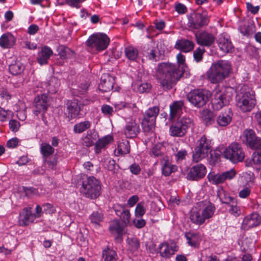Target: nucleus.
<instances>
[{"label":"nucleus","mask_w":261,"mask_h":261,"mask_svg":"<svg viewBox=\"0 0 261 261\" xmlns=\"http://www.w3.org/2000/svg\"><path fill=\"white\" fill-rule=\"evenodd\" d=\"M182 72L172 63L159 64L156 73V77L161 85L165 89L172 88L182 76Z\"/></svg>","instance_id":"1"},{"label":"nucleus","mask_w":261,"mask_h":261,"mask_svg":"<svg viewBox=\"0 0 261 261\" xmlns=\"http://www.w3.org/2000/svg\"><path fill=\"white\" fill-rule=\"evenodd\" d=\"M216 210L214 204L210 201H200L192 208L190 220L196 225H202L214 216Z\"/></svg>","instance_id":"2"},{"label":"nucleus","mask_w":261,"mask_h":261,"mask_svg":"<svg viewBox=\"0 0 261 261\" xmlns=\"http://www.w3.org/2000/svg\"><path fill=\"white\" fill-rule=\"evenodd\" d=\"M231 71L232 66L229 62L220 60L212 64L206 72V77L211 83L217 84L227 77Z\"/></svg>","instance_id":"3"},{"label":"nucleus","mask_w":261,"mask_h":261,"mask_svg":"<svg viewBox=\"0 0 261 261\" xmlns=\"http://www.w3.org/2000/svg\"><path fill=\"white\" fill-rule=\"evenodd\" d=\"M256 105L254 92L244 86L236 97V105L242 112L251 111Z\"/></svg>","instance_id":"4"},{"label":"nucleus","mask_w":261,"mask_h":261,"mask_svg":"<svg viewBox=\"0 0 261 261\" xmlns=\"http://www.w3.org/2000/svg\"><path fill=\"white\" fill-rule=\"evenodd\" d=\"M100 181L93 176H90L84 181L81 188V193L86 197L96 199L100 194Z\"/></svg>","instance_id":"5"},{"label":"nucleus","mask_w":261,"mask_h":261,"mask_svg":"<svg viewBox=\"0 0 261 261\" xmlns=\"http://www.w3.org/2000/svg\"><path fill=\"white\" fill-rule=\"evenodd\" d=\"M212 147L211 140L203 135L197 142L196 146L193 152V161L198 162L205 158L211 151Z\"/></svg>","instance_id":"6"},{"label":"nucleus","mask_w":261,"mask_h":261,"mask_svg":"<svg viewBox=\"0 0 261 261\" xmlns=\"http://www.w3.org/2000/svg\"><path fill=\"white\" fill-rule=\"evenodd\" d=\"M193 120L189 117L184 116L173 122L170 127V133L173 137L184 136L188 130L193 127Z\"/></svg>","instance_id":"7"},{"label":"nucleus","mask_w":261,"mask_h":261,"mask_svg":"<svg viewBox=\"0 0 261 261\" xmlns=\"http://www.w3.org/2000/svg\"><path fill=\"white\" fill-rule=\"evenodd\" d=\"M224 157L231 163L236 164L242 162L245 159V152L241 144L232 142L224 150Z\"/></svg>","instance_id":"8"},{"label":"nucleus","mask_w":261,"mask_h":261,"mask_svg":"<svg viewBox=\"0 0 261 261\" xmlns=\"http://www.w3.org/2000/svg\"><path fill=\"white\" fill-rule=\"evenodd\" d=\"M231 99V93L226 89L216 90L212 99V108L215 111H219L228 105Z\"/></svg>","instance_id":"9"},{"label":"nucleus","mask_w":261,"mask_h":261,"mask_svg":"<svg viewBox=\"0 0 261 261\" xmlns=\"http://www.w3.org/2000/svg\"><path fill=\"white\" fill-rule=\"evenodd\" d=\"M109 43V38L103 33L94 34L91 35L86 41L87 46L97 51L106 49Z\"/></svg>","instance_id":"10"},{"label":"nucleus","mask_w":261,"mask_h":261,"mask_svg":"<svg viewBox=\"0 0 261 261\" xmlns=\"http://www.w3.org/2000/svg\"><path fill=\"white\" fill-rule=\"evenodd\" d=\"M159 113V108L153 107L148 109L144 115L142 121L143 130L146 132H152L154 128L155 119Z\"/></svg>","instance_id":"11"},{"label":"nucleus","mask_w":261,"mask_h":261,"mask_svg":"<svg viewBox=\"0 0 261 261\" xmlns=\"http://www.w3.org/2000/svg\"><path fill=\"white\" fill-rule=\"evenodd\" d=\"M241 139L247 147L252 149H261V138L257 137L251 129L244 130Z\"/></svg>","instance_id":"12"},{"label":"nucleus","mask_w":261,"mask_h":261,"mask_svg":"<svg viewBox=\"0 0 261 261\" xmlns=\"http://www.w3.org/2000/svg\"><path fill=\"white\" fill-rule=\"evenodd\" d=\"M236 171L233 169H231L220 173L210 172L207 175V178L212 184L218 185L225 182L226 180H231L236 176Z\"/></svg>","instance_id":"13"},{"label":"nucleus","mask_w":261,"mask_h":261,"mask_svg":"<svg viewBox=\"0 0 261 261\" xmlns=\"http://www.w3.org/2000/svg\"><path fill=\"white\" fill-rule=\"evenodd\" d=\"M187 98L189 102L194 106L200 108L203 106L208 98V94L203 90H195L191 91Z\"/></svg>","instance_id":"14"},{"label":"nucleus","mask_w":261,"mask_h":261,"mask_svg":"<svg viewBox=\"0 0 261 261\" xmlns=\"http://www.w3.org/2000/svg\"><path fill=\"white\" fill-rule=\"evenodd\" d=\"M34 106L36 110L34 111L35 115L45 113L49 107L48 97L46 94L37 96L34 99Z\"/></svg>","instance_id":"15"},{"label":"nucleus","mask_w":261,"mask_h":261,"mask_svg":"<svg viewBox=\"0 0 261 261\" xmlns=\"http://www.w3.org/2000/svg\"><path fill=\"white\" fill-rule=\"evenodd\" d=\"M158 248L160 255L165 258H170L178 249V246L175 243L167 242L160 244Z\"/></svg>","instance_id":"16"},{"label":"nucleus","mask_w":261,"mask_h":261,"mask_svg":"<svg viewBox=\"0 0 261 261\" xmlns=\"http://www.w3.org/2000/svg\"><path fill=\"white\" fill-rule=\"evenodd\" d=\"M207 170L201 164L193 166L187 174V179L191 180H198L203 178L206 174Z\"/></svg>","instance_id":"17"},{"label":"nucleus","mask_w":261,"mask_h":261,"mask_svg":"<svg viewBox=\"0 0 261 261\" xmlns=\"http://www.w3.org/2000/svg\"><path fill=\"white\" fill-rule=\"evenodd\" d=\"M220 50L224 54L231 53L234 47L228 35L225 33L220 34L217 40Z\"/></svg>","instance_id":"18"},{"label":"nucleus","mask_w":261,"mask_h":261,"mask_svg":"<svg viewBox=\"0 0 261 261\" xmlns=\"http://www.w3.org/2000/svg\"><path fill=\"white\" fill-rule=\"evenodd\" d=\"M208 19L205 14L197 13L189 19V26L195 29H198L208 24Z\"/></svg>","instance_id":"19"},{"label":"nucleus","mask_w":261,"mask_h":261,"mask_svg":"<svg viewBox=\"0 0 261 261\" xmlns=\"http://www.w3.org/2000/svg\"><path fill=\"white\" fill-rule=\"evenodd\" d=\"M197 43L202 46L210 47L215 42V36L206 31H203L195 35Z\"/></svg>","instance_id":"20"},{"label":"nucleus","mask_w":261,"mask_h":261,"mask_svg":"<svg viewBox=\"0 0 261 261\" xmlns=\"http://www.w3.org/2000/svg\"><path fill=\"white\" fill-rule=\"evenodd\" d=\"M35 216L30 207H24L19 216V224L20 226H27L35 220Z\"/></svg>","instance_id":"21"},{"label":"nucleus","mask_w":261,"mask_h":261,"mask_svg":"<svg viewBox=\"0 0 261 261\" xmlns=\"http://www.w3.org/2000/svg\"><path fill=\"white\" fill-rule=\"evenodd\" d=\"M260 223L261 217L257 213H253L244 218L242 224V228L248 229L258 226Z\"/></svg>","instance_id":"22"},{"label":"nucleus","mask_w":261,"mask_h":261,"mask_svg":"<svg viewBox=\"0 0 261 261\" xmlns=\"http://www.w3.org/2000/svg\"><path fill=\"white\" fill-rule=\"evenodd\" d=\"M140 132L139 124L133 120L127 122L123 129L124 135L129 138L136 137Z\"/></svg>","instance_id":"23"},{"label":"nucleus","mask_w":261,"mask_h":261,"mask_svg":"<svg viewBox=\"0 0 261 261\" xmlns=\"http://www.w3.org/2000/svg\"><path fill=\"white\" fill-rule=\"evenodd\" d=\"M80 107L76 100L69 101L65 115L68 120H70L75 118L80 114Z\"/></svg>","instance_id":"24"},{"label":"nucleus","mask_w":261,"mask_h":261,"mask_svg":"<svg viewBox=\"0 0 261 261\" xmlns=\"http://www.w3.org/2000/svg\"><path fill=\"white\" fill-rule=\"evenodd\" d=\"M114 82L115 79L114 77L108 74H103L101 78L98 88L102 92L110 91L113 88Z\"/></svg>","instance_id":"25"},{"label":"nucleus","mask_w":261,"mask_h":261,"mask_svg":"<svg viewBox=\"0 0 261 261\" xmlns=\"http://www.w3.org/2000/svg\"><path fill=\"white\" fill-rule=\"evenodd\" d=\"M53 54V51L49 47L47 46H43L38 53L37 60L40 65L47 64L48 60Z\"/></svg>","instance_id":"26"},{"label":"nucleus","mask_w":261,"mask_h":261,"mask_svg":"<svg viewBox=\"0 0 261 261\" xmlns=\"http://www.w3.org/2000/svg\"><path fill=\"white\" fill-rule=\"evenodd\" d=\"M193 42L186 39L177 40L175 43L174 47L184 53H188L192 50L194 47Z\"/></svg>","instance_id":"27"},{"label":"nucleus","mask_w":261,"mask_h":261,"mask_svg":"<svg viewBox=\"0 0 261 261\" xmlns=\"http://www.w3.org/2000/svg\"><path fill=\"white\" fill-rule=\"evenodd\" d=\"M15 42V37L10 33H6L0 37V46L4 48L12 47Z\"/></svg>","instance_id":"28"},{"label":"nucleus","mask_w":261,"mask_h":261,"mask_svg":"<svg viewBox=\"0 0 261 261\" xmlns=\"http://www.w3.org/2000/svg\"><path fill=\"white\" fill-rule=\"evenodd\" d=\"M233 113L229 109L227 111L221 113L217 118V124L220 126H226L231 121Z\"/></svg>","instance_id":"29"},{"label":"nucleus","mask_w":261,"mask_h":261,"mask_svg":"<svg viewBox=\"0 0 261 261\" xmlns=\"http://www.w3.org/2000/svg\"><path fill=\"white\" fill-rule=\"evenodd\" d=\"M130 152V145L129 142L124 139L118 142L117 147L115 149L114 153L117 156L123 155Z\"/></svg>","instance_id":"30"},{"label":"nucleus","mask_w":261,"mask_h":261,"mask_svg":"<svg viewBox=\"0 0 261 261\" xmlns=\"http://www.w3.org/2000/svg\"><path fill=\"white\" fill-rule=\"evenodd\" d=\"M183 105L181 101H176L170 106V116L172 119L181 115L182 113Z\"/></svg>","instance_id":"31"},{"label":"nucleus","mask_w":261,"mask_h":261,"mask_svg":"<svg viewBox=\"0 0 261 261\" xmlns=\"http://www.w3.org/2000/svg\"><path fill=\"white\" fill-rule=\"evenodd\" d=\"M137 98L136 95H133L130 100H129V97H127L125 98L124 101H121L115 104V108L118 110H121L125 108H129L131 109L137 108L136 99Z\"/></svg>","instance_id":"32"},{"label":"nucleus","mask_w":261,"mask_h":261,"mask_svg":"<svg viewBox=\"0 0 261 261\" xmlns=\"http://www.w3.org/2000/svg\"><path fill=\"white\" fill-rule=\"evenodd\" d=\"M102 258L104 261H117L118 259L117 252L109 247L102 250Z\"/></svg>","instance_id":"33"},{"label":"nucleus","mask_w":261,"mask_h":261,"mask_svg":"<svg viewBox=\"0 0 261 261\" xmlns=\"http://www.w3.org/2000/svg\"><path fill=\"white\" fill-rule=\"evenodd\" d=\"M217 196L219 198L220 200L223 203L229 204L236 199L230 196L229 194L227 193L222 187L218 188L217 191Z\"/></svg>","instance_id":"34"},{"label":"nucleus","mask_w":261,"mask_h":261,"mask_svg":"<svg viewBox=\"0 0 261 261\" xmlns=\"http://www.w3.org/2000/svg\"><path fill=\"white\" fill-rule=\"evenodd\" d=\"M55 151V149L48 143L43 142L40 145V152L44 160L52 155Z\"/></svg>","instance_id":"35"},{"label":"nucleus","mask_w":261,"mask_h":261,"mask_svg":"<svg viewBox=\"0 0 261 261\" xmlns=\"http://www.w3.org/2000/svg\"><path fill=\"white\" fill-rule=\"evenodd\" d=\"M9 70L12 74L18 75L21 74L23 72L24 70V66L20 62L14 61L10 64Z\"/></svg>","instance_id":"36"},{"label":"nucleus","mask_w":261,"mask_h":261,"mask_svg":"<svg viewBox=\"0 0 261 261\" xmlns=\"http://www.w3.org/2000/svg\"><path fill=\"white\" fill-rule=\"evenodd\" d=\"M91 126V122L89 120H85L75 124L73 127V131L75 133L81 134L88 128Z\"/></svg>","instance_id":"37"},{"label":"nucleus","mask_w":261,"mask_h":261,"mask_svg":"<svg viewBox=\"0 0 261 261\" xmlns=\"http://www.w3.org/2000/svg\"><path fill=\"white\" fill-rule=\"evenodd\" d=\"M113 141V137L111 135H107L99 139L95 144L96 152L100 151L101 148L105 147Z\"/></svg>","instance_id":"38"},{"label":"nucleus","mask_w":261,"mask_h":261,"mask_svg":"<svg viewBox=\"0 0 261 261\" xmlns=\"http://www.w3.org/2000/svg\"><path fill=\"white\" fill-rule=\"evenodd\" d=\"M125 55L126 58L131 61H135L138 57L139 52L138 49L133 46H128L124 49Z\"/></svg>","instance_id":"39"},{"label":"nucleus","mask_w":261,"mask_h":261,"mask_svg":"<svg viewBox=\"0 0 261 261\" xmlns=\"http://www.w3.org/2000/svg\"><path fill=\"white\" fill-rule=\"evenodd\" d=\"M187 243L192 247H196L198 246L200 241V238L198 234L196 233H188L186 234Z\"/></svg>","instance_id":"40"},{"label":"nucleus","mask_w":261,"mask_h":261,"mask_svg":"<svg viewBox=\"0 0 261 261\" xmlns=\"http://www.w3.org/2000/svg\"><path fill=\"white\" fill-rule=\"evenodd\" d=\"M97 137V134H92L91 131H88L83 138V143L86 146H91L93 145Z\"/></svg>","instance_id":"41"},{"label":"nucleus","mask_w":261,"mask_h":261,"mask_svg":"<svg viewBox=\"0 0 261 261\" xmlns=\"http://www.w3.org/2000/svg\"><path fill=\"white\" fill-rule=\"evenodd\" d=\"M60 85V81L57 78L55 77H51L47 86L48 91L50 93H55L59 89Z\"/></svg>","instance_id":"42"},{"label":"nucleus","mask_w":261,"mask_h":261,"mask_svg":"<svg viewBox=\"0 0 261 261\" xmlns=\"http://www.w3.org/2000/svg\"><path fill=\"white\" fill-rule=\"evenodd\" d=\"M151 85L147 83H141L140 82L136 84L134 86V89L140 93L148 92L151 89Z\"/></svg>","instance_id":"43"},{"label":"nucleus","mask_w":261,"mask_h":261,"mask_svg":"<svg viewBox=\"0 0 261 261\" xmlns=\"http://www.w3.org/2000/svg\"><path fill=\"white\" fill-rule=\"evenodd\" d=\"M176 167L171 165L169 162H166L162 168V173L167 176L175 170Z\"/></svg>","instance_id":"44"},{"label":"nucleus","mask_w":261,"mask_h":261,"mask_svg":"<svg viewBox=\"0 0 261 261\" xmlns=\"http://www.w3.org/2000/svg\"><path fill=\"white\" fill-rule=\"evenodd\" d=\"M230 208L229 212L234 217H238L241 214L240 207L237 205L236 200L233 201L229 204Z\"/></svg>","instance_id":"45"},{"label":"nucleus","mask_w":261,"mask_h":261,"mask_svg":"<svg viewBox=\"0 0 261 261\" xmlns=\"http://www.w3.org/2000/svg\"><path fill=\"white\" fill-rule=\"evenodd\" d=\"M164 147L162 144L158 143L155 144L150 150L149 154L151 156L156 157L162 155Z\"/></svg>","instance_id":"46"},{"label":"nucleus","mask_w":261,"mask_h":261,"mask_svg":"<svg viewBox=\"0 0 261 261\" xmlns=\"http://www.w3.org/2000/svg\"><path fill=\"white\" fill-rule=\"evenodd\" d=\"M146 209L143 202L138 203L135 210V215L137 218H141L145 213Z\"/></svg>","instance_id":"47"},{"label":"nucleus","mask_w":261,"mask_h":261,"mask_svg":"<svg viewBox=\"0 0 261 261\" xmlns=\"http://www.w3.org/2000/svg\"><path fill=\"white\" fill-rule=\"evenodd\" d=\"M91 222L96 225H99L103 220V215L98 212H93L90 216Z\"/></svg>","instance_id":"48"},{"label":"nucleus","mask_w":261,"mask_h":261,"mask_svg":"<svg viewBox=\"0 0 261 261\" xmlns=\"http://www.w3.org/2000/svg\"><path fill=\"white\" fill-rule=\"evenodd\" d=\"M110 230L113 232L120 234L122 232L123 228L117 220H114L111 222Z\"/></svg>","instance_id":"49"},{"label":"nucleus","mask_w":261,"mask_h":261,"mask_svg":"<svg viewBox=\"0 0 261 261\" xmlns=\"http://www.w3.org/2000/svg\"><path fill=\"white\" fill-rule=\"evenodd\" d=\"M120 218L122 221L125 224H128L130 223L131 214L130 211L127 208L125 209L120 215L118 216Z\"/></svg>","instance_id":"50"},{"label":"nucleus","mask_w":261,"mask_h":261,"mask_svg":"<svg viewBox=\"0 0 261 261\" xmlns=\"http://www.w3.org/2000/svg\"><path fill=\"white\" fill-rule=\"evenodd\" d=\"M205 50L204 48L200 47L197 48L193 52V57L196 62H199L203 59V55Z\"/></svg>","instance_id":"51"},{"label":"nucleus","mask_w":261,"mask_h":261,"mask_svg":"<svg viewBox=\"0 0 261 261\" xmlns=\"http://www.w3.org/2000/svg\"><path fill=\"white\" fill-rule=\"evenodd\" d=\"M213 117V113L208 110H203L201 113V118L206 123H211Z\"/></svg>","instance_id":"52"},{"label":"nucleus","mask_w":261,"mask_h":261,"mask_svg":"<svg viewBox=\"0 0 261 261\" xmlns=\"http://www.w3.org/2000/svg\"><path fill=\"white\" fill-rule=\"evenodd\" d=\"M13 113L10 111H6L3 108L0 107V121L4 122L7 121L8 119L12 117Z\"/></svg>","instance_id":"53"},{"label":"nucleus","mask_w":261,"mask_h":261,"mask_svg":"<svg viewBox=\"0 0 261 261\" xmlns=\"http://www.w3.org/2000/svg\"><path fill=\"white\" fill-rule=\"evenodd\" d=\"M128 244L130 250L133 252L138 250L140 247L139 241L136 238H132L129 240Z\"/></svg>","instance_id":"54"},{"label":"nucleus","mask_w":261,"mask_h":261,"mask_svg":"<svg viewBox=\"0 0 261 261\" xmlns=\"http://www.w3.org/2000/svg\"><path fill=\"white\" fill-rule=\"evenodd\" d=\"M251 194L249 187H244L239 192V196L241 198H247Z\"/></svg>","instance_id":"55"},{"label":"nucleus","mask_w":261,"mask_h":261,"mask_svg":"<svg viewBox=\"0 0 261 261\" xmlns=\"http://www.w3.org/2000/svg\"><path fill=\"white\" fill-rule=\"evenodd\" d=\"M187 155V151L185 149L179 150L177 153L175 154V157L177 162L182 161L186 159Z\"/></svg>","instance_id":"56"},{"label":"nucleus","mask_w":261,"mask_h":261,"mask_svg":"<svg viewBox=\"0 0 261 261\" xmlns=\"http://www.w3.org/2000/svg\"><path fill=\"white\" fill-rule=\"evenodd\" d=\"M9 126L11 131L16 132L19 130L20 123L17 120L12 119L9 121Z\"/></svg>","instance_id":"57"},{"label":"nucleus","mask_w":261,"mask_h":261,"mask_svg":"<svg viewBox=\"0 0 261 261\" xmlns=\"http://www.w3.org/2000/svg\"><path fill=\"white\" fill-rule=\"evenodd\" d=\"M59 55L62 58H67V53L70 51V49L66 48L64 46H60L58 48Z\"/></svg>","instance_id":"58"},{"label":"nucleus","mask_w":261,"mask_h":261,"mask_svg":"<svg viewBox=\"0 0 261 261\" xmlns=\"http://www.w3.org/2000/svg\"><path fill=\"white\" fill-rule=\"evenodd\" d=\"M113 208L117 216H119L120 215L122 212L126 208L125 204L116 203L113 205Z\"/></svg>","instance_id":"59"},{"label":"nucleus","mask_w":261,"mask_h":261,"mask_svg":"<svg viewBox=\"0 0 261 261\" xmlns=\"http://www.w3.org/2000/svg\"><path fill=\"white\" fill-rule=\"evenodd\" d=\"M43 212L45 213L53 214L55 212V209L50 203H44L42 205Z\"/></svg>","instance_id":"60"},{"label":"nucleus","mask_w":261,"mask_h":261,"mask_svg":"<svg viewBox=\"0 0 261 261\" xmlns=\"http://www.w3.org/2000/svg\"><path fill=\"white\" fill-rule=\"evenodd\" d=\"M85 1L86 0H66V2L70 6L79 8L80 7V3Z\"/></svg>","instance_id":"61"},{"label":"nucleus","mask_w":261,"mask_h":261,"mask_svg":"<svg viewBox=\"0 0 261 261\" xmlns=\"http://www.w3.org/2000/svg\"><path fill=\"white\" fill-rule=\"evenodd\" d=\"M138 201V196L136 195H133L128 198L127 204L129 207H133Z\"/></svg>","instance_id":"62"},{"label":"nucleus","mask_w":261,"mask_h":261,"mask_svg":"<svg viewBox=\"0 0 261 261\" xmlns=\"http://www.w3.org/2000/svg\"><path fill=\"white\" fill-rule=\"evenodd\" d=\"M252 161L254 164H261V151H256L252 155Z\"/></svg>","instance_id":"63"},{"label":"nucleus","mask_w":261,"mask_h":261,"mask_svg":"<svg viewBox=\"0 0 261 261\" xmlns=\"http://www.w3.org/2000/svg\"><path fill=\"white\" fill-rule=\"evenodd\" d=\"M246 7L248 11H250L253 14H256L259 9V7L258 6H253L251 3L249 2L246 3Z\"/></svg>","instance_id":"64"}]
</instances>
